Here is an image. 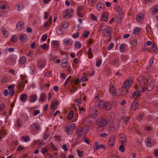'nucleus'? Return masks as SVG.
Segmentation results:
<instances>
[{
  "label": "nucleus",
  "mask_w": 158,
  "mask_h": 158,
  "mask_svg": "<svg viewBox=\"0 0 158 158\" xmlns=\"http://www.w3.org/2000/svg\"><path fill=\"white\" fill-rule=\"evenodd\" d=\"M88 131L85 128L80 127L76 130V135L79 137L85 136L87 132Z\"/></svg>",
  "instance_id": "1"
},
{
  "label": "nucleus",
  "mask_w": 158,
  "mask_h": 158,
  "mask_svg": "<svg viewBox=\"0 0 158 158\" xmlns=\"http://www.w3.org/2000/svg\"><path fill=\"white\" fill-rule=\"evenodd\" d=\"M140 77L141 79V81H142L144 84H145L146 82L147 83V90L149 91L152 90L154 87L153 82H152V81L151 80V83L148 81H146V79L143 76H140Z\"/></svg>",
  "instance_id": "2"
},
{
  "label": "nucleus",
  "mask_w": 158,
  "mask_h": 158,
  "mask_svg": "<svg viewBox=\"0 0 158 158\" xmlns=\"http://www.w3.org/2000/svg\"><path fill=\"white\" fill-rule=\"evenodd\" d=\"M73 10L72 9H68L64 11L63 13V18L67 19L72 16L73 12Z\"/></svg>",
  "instance_id": "3"
},
{
  "label": "nucleus",
  "mask_w": 158,
  "mask_h": 158,
  "mask_svg": "<svg viewBox=\"0 0 158 158\" xmlns=\"http://www.w3.org/2000/svg\"><path fill=\"white\" fill-rule=\"evenodd\" d=\"M76 125L74 123H72L69 126L65 127L64 131L68 135L72 134L73 131L75 129Z\"/></svg>",
  "instance_id": "4"
},
{
  "label": "nucleus",
  "mask_w": 158,
  "mask_h": 158,
  "mask_svg": "<svg viewBox=\"0 0 158 158\" xmlns=\"http://www.w3.org/2000/svg\"><path fill=\"white\" fill-rule=\"evenodd\" d=\"M96 124L100 127H102L108 124V121L106 119L101 118L97 120Z\"/></svg>",
  "instance_id": "5"
},
{
  "label": "nucleus",
  "mask_w": 158,
  "mask_h": 158,
  "mask_svg": "<svg viewBox=\"0 0 158 158\" xmlns=\"http://www.w3.org/2000/svg\"><path fill=\"white\" fill-rule=\"evenodd\" d=\"M133 82L132 78H129L127 79L123 85V87L124 88H127L131 86V84Z\"/></svg>",
  "instance_id": "6"
},
{
  "label": "nucleus",
  "mask_w": 158,
  "mask_h": 158,
  "mask_svg": "<svg viewBox=\"0 0 158 158\" xmlns=\"http://www.w3.org/2000/svg\"><path fill=\"white\" fill-rule=\"evenodd\" d=\"M114 9L116 10V12H118L120 16L119 18L120 19H121L124 16L123 10L122 9L118 6H116L114 7Z\"/></svg>",
  "instance_id": "7"
},
{
  "label": "nucleus",
  "mask_w": 158,
  "mask_h": 158,
  "mask_svg": "<svg viewBox=\"0 0 158 158\" xmlns=\"http://www.w3.org/2000/svg\"><path fill=\"white\" fill-rule=\"evenodd\" d=\"M111 31V28L110 27H107L103 30L102 32L104 35L108 36L110 35Z\"/></svg>",
  "instance_id": "8"
},
{
  "label": "nucleus",
  "mask_w": 158,
  "mask_h": 158,
  "mask_svg": "<svg viewBox=\"0 0 158 158\" xmlns=\"http://www.w3.org/2000/svg\"><path fill=\"white\" fill-rule=\"evenodd\" d=\"M15 86V85L13 84L8 87V88L9 91V94H10L11 96H12L14 94L15 92L13 88H14Z\"/></svg>",
  "instance_id": "9"
},
{
  "label": "nucleus",
  "mask_w": 158,
  "mask_h": 158,
  "mask_svg": "<svg viewBox=\"0 0 158 158\" xmlns=\"http://www.w3.org/2000/svg\"><path fill=\"white\" fill-rule=\"evenodd\" d=\"M138 102L136 101H134L132 103L131 106V110H135L138 108Z\"/></svg>",
  "instance_id": "10"
},
{
  "label": "nucleus",
  "mask_w": 158,
  "mask_h": 158,
  "mask_svg": "<svg viewBox=\"0 0 158 158\" xmlns=\"http://www.w3.org/2000/svg\"><path fill=\"white\" fill-rule=\"evenodd\" d=\"M68 64V61L67 58H64L62 61L61 64V67L62 68L66 67Z\"/></svg>",
  "instance_id": "11"
},
{
  "label": "nucleus",
  "mask_w": 158,
  "mask_h": 158,
  "mask_svg": "<svg viewBox=\"0 0 158 158\" xmlns=\"http://www.w3.org/2000/svg\"><path fill=\"white\" fill-rule=\"evenodd\" d=\"M32 130L34 131H37L40 129V126L39 124L36 123L32 124L31 125Z\"/></svg>",
  "instance_id": "12"
},
{
  "label": "nucleus",
  "mask_w": 158,
  "mask_h": 158,
  "mask_svg": "<svg viewBox=\"0 0 158 158\" xmlns=\"http://www.w3.org/2000/svg\"><path fill=\"white\" fill-rule=\"evenodd\" d=\"M24 26V23L22 21L19 22L16 25V28L18 30H21L23 28Z\"/></svg>",
  "instance_id": "13"
},
{
  "label": "nucleus",
  "mask_w": 158,
  "mask_h": 158,
  "mask_svg": "<svg viewBox=\"0 0 158 158\" xmlns=\"http://www.w3.org/2000/svg\"><path fill=\"white\" fill-rule=\"evenodd\" d=\"M104 4L102 2H98L96 5V8L99 10H101L103 9L104 7Z\"/></svg>",
  "instance_id": "14"
},
{
  "label": "nucleus",
  "mask_w": 158,
  "mask_h": 158,
  "mask_svg": "<svg viewBox=\"0 0 158 158\" xmlns=\"http://www.w3.org/2000/svg\"><path fill=\"white\" fill-rule=\"evenodd\" d=\"M130 42L131 44L134 46H136L137 45V42L135 38L131 37L130 38Z\"/></svg>",
  "instance_id": "15"
},
{
  "label": "nucleus",
  "mask_w": 158,
  "mask_h": 158,
  "mask_svg": "<svg viewBox=\"0 0 158 158\" xmlns=\"http://www.w3.org/2000/svg\"><path fill=\"white\" fill-rule=\"evenodd\" d=\"M65 30L61 27L60 25L59 26L58 28L57 29L56 32L57 34L59 35H60L63 34L64 31Z\"/></svg>",
  "instance_id": "16"
},
{
  "label": "nucleus",
  "mask_w": 158,
  "mask_h": 158,
  "mask_svg": "<svg viewBox=\"0 0 158 158\" xmlns=\"http://www.w3.org/2000/svg\"><path fill=\"white\" fill-rule=\"evenodd\" d=\"M37 97L35 95H33L29 97V100L31 102H34L37 100Z\"/></svg>",
  "instance_id": "17"
},
{
  "label": "nucleus",
  "mask_w": 158,
  "mask_h": 158,
  "mask_svg": "<svg viewBox=\"0 0 158 158\" xmlns=\"http://www.w3.org/2000/svg\"><path fill=\"white\" fill-rule=\"evenodd\" d=\"M144 18V16L142 13L138 14L136 17L137 20L139 21H141Z\"/></svg>",
  "instance_id": "18"
},
{
  "label": "nucleus",
  "mask_w": 158,
  "mask_h": 158,
  "mask_svg": "<svg viewBox=\"0 0 158 158\" xmlns=\"http://www.w3.org/2000/svg\"><path fill=\"white\" fill-rule=\"evenodd\" d=\"M98 142H96L95 143V145L96 146V147L95 148H94V150L95 151H96L97 150H98L100 148H104V147H105V145H104L103 144H101L99 145H98Z\"/></svg>",
  "instance_id": "19"
},
{
  "label": "nucleus",
  "mask_w": 158,
  "mask_h": 158,
  "mask_svg": "<svg viewBox=\"0 0 158 158\" xmlns=\"http://www.w3.org/2000/svg\"><path fill=\"white\" fill-rule=\"evenodd\" d=\"M112 106L110 102H106L103 109L106 110H109L111 108Z\"/></svg>",
  "instance_id": "20"
},
{
  "label": "nucleus",
  "mask_w": 158,
  "mask_h": 158,
  "mask_svg": "<svg viewBox=\"0 0 158 158\" xmlns=\"http://www.w3.org/2000/svg\"><path fill=\"white\" fill-rule=\"evenodd\" d=\"M109 92L110 94H116V90L114 85H111L110 86Z\"/></svg>",
  "instance_id": "21"
},
{
  "label": "nucleus",
  "mask_w": 158,
  "mask_h": 158,
  "mask_svg": "<svg viewBox=\"0 0 158 158\" xmlns=\"http://www.w3.org/2000/svg\"><path fill=\"white\" fill-rule=\"evenodd\" d=\"M73 43V40L70 38H67L64 39V43L65 44H68L71 45Z\"/></svg>",
  "instance_id": "22"
},
{
  "label": "nucleus",
  "mask_w": 158,
  "mask_h": 158,
  "mask_svg": "<svg viewBox=\"0 0 158 158\" xmlns=\"http://www.w3.org/2000/svg\"><path fill=\"white\" fill-rule=\"evenodd\" d=\"M26 35L24 34H20L19 35V39L22 42H25L26 40Z\"/></svg>",
  "instance_id": "23"
},
{
  "label": "nucleus",
  "mask_w": 158,
  "mask_h": 158,
  "mask_svg": "<svg viewBox=\"0 0 158 158\" xmlns=\"http://www.w3.org/2000/svg\"><path fill=\"white\" fill-rule=\"evenodd\" d=\"M60 26L63 29L65 30L66 28L68 27L69 25L68 22H65L62 23Z\"/></svg>",
  "instance_id": "24"
},
{
  "label": "nucleus",
  "mask_w": 158,
  "mask_h": 158,
  "mask_svg": "<svg viewBox=\"0 0 158 158\" xmlns=\"http://www.w3.org/2000/svg\"><path fill=\"white\" fill-rule=\"evenodd\" d=\"M21 100L23 102H25L28 98V97L26 94H22L20 97Z\"/></svg>",
  "instance_id": "25"
},
{
  "label": "nucleus",
  "mask_w": 158,
  "mask_h": 158,
  "mask_svg": "<svg viewBox=\"0 0 158 158\" xmlns=\"http://www.w3.org/2000/svg\"><path fill=\"white\" fill-rule=\"evenodd\" d=\"M138 90H136L134 92L133 94V97L135 99H137L140 96Z\"/></svg>",
  "instance_id": "26"
},
{
  "label": "nucleus",
  "mask_w": 158,
  "mask_h": 158,
  "mask_svg": "<svg viewBox=\"0 0 158 158\" xmlns=\"http://www.w3.org/2000/svg\"><path fill=\"white\" fill-rule=\"evenodd\" d=\"M107 13L105 12L102 15V19L101 20L102 21L103 20L104 21H107L108 19V17H107Z\"/></svg>",
  "instance_id": "27"
},
{
  "label": "nucleus",
  "mask_w": 158,
  "mask_h": 158,
  "mask_svg": "<svg viewBox=\"0 0 158 158\" xmlns=\"http://www.w3.org/2000/svg\"><path fill=\"white\" fill-rule=\"evenodd\" d=\"M1 31L3 32V35L5 37H7L9 35V32L6 29V28L3 27L1 28Z\"/></svg>",
  "instance_id": "28"
},
{
  "label": "nucleus",
  "mask_w": 158,
  "mask_h": 158,
  "mask_svg": "<svg viewBox=\"0 0 158 158\" xmlns=\"http://www.w3.org/2000/svg\"><path fill=\"white\" fill-rule=\"evenodd\" d=\"M146 145L148 147H151L152 144L151 142V139L149 137L147 138L145 140Z\"/></svg>",
  "instance_id": "29"
},
{
  "label": "nucleus",
  "mask_w": 158,
  "mask_h": 158,
  "mask_svg": "<svg viewBox=\"0 0 158 158\" xmlns=\"http://www.w3.org/2000/svg\"><path fill=\"white\" fill-rule=\"evenodd\" d=\"M23 7V5L19 4H16L15 6V9L17 11H19L21 10Z\"/></svg>",
  "instance_id": "30"
},
{
  "label": "nucleus",
  "mask_w": 158,
  "mask_h": 158,
  "mask_svg": "<svg viewBox=\"0 0 158 158\" xmlns=\"http://www.w3.org/2000/svg\"><path fill=\"white\" fill-rule=\"evenodd\" d=\"M58 104V102L57 101H56L54 102L52 104L51 106V110H53L54 109H56Z\"/></svg>",
  "instance_id": "31"
},
{
  "label": "nucleus",
  "mask_w": 158,
  "mask_h": 158,
  "mask_svg": "<svg viewBox=\"0 0 158 158\" xmlns=\"http://www.w3.org/2000/svg\"><path fill=\"white\" fill-rule=\"evenodd\" d=\"M21 139L23 142H27L30 141V138L28 136H23L21 138Z\"/></svg>",
  "instance_id": "32"
},
{
  "label": "nucleus",
  "mask_w": 158,
  "mask_h": 158,
  "mask_svg": "<svg viewBox=\"0 0 158 158\" xmlns=\"http://www.w3.org/2000/svg\"><path fill=\"white\" fill-rule=\"evenodd\" d=\"M121 144L119 146V150L122 152H123L125 151V148L123 146L125 144L124 141H122Z\"/></svg>",
  "instance_id": "33"
},
{
  "label": "nucleus",
  "mask_w": 158,
  "mask_h": 158,
  "mask_svg": "<svg viewBox=\"0 0 158 158\" xmlns=\"http://www.w3.org/2000/svg\"><path fill=\"white\" fill-rule=\"evenodd\" d=\"M52 45L54 47H56L59 45V42L58 41H52L51 42Z\"/></svg>",
  "instance_id": "34"
},
{
  "label": "nucleus",
  "mask_w": 158,
  "mask_h": 158,
  "mask_svg": "<svg viewBox=\"0 0 158 158\" xmlns=\"http://www.w3.org/2000/svg\"><path fill=\"white\" fill-rule=\"evenodd\" d=\"M73 115L74 113L73 111V110H71L68 115V118L69 120H71L73 118Z\"/></svg>",
  "instance_id": "35"
},
{
  "label": "nucleus",
  "mask_w": 158,
  "mask_h": 158,
  "mask_svg": "<svg viewBox=\"0 0 158 158\" xmlns=\"http://www.w3.org/2000/svg\"><path fill=\"white\" fill-rule=\"evenodd\" d=\"M26 59L25 57L23 56L21 57L19 60V64H23L25 62Z\"/></svg>",
  "instance_id": "36"
},
{
  "label": "nucleus",
  "mask_w": 158,
  "mask_h": 158,
  "mask_svg": "<svg viewBox=\"0 0 158 158\" xmlns=\"http://www.w3.org/2000/svg\"><path fill=\"white\" fill-rule=\"evenodd\" d=\"M125 49V44H122L120 47L119 50L122 52H124Z\"/></svg>",
  "instance_id": "37"
},
{
  "label": "nucleus",
  "mask_w": 158,
  "mask_h": 158,
  "mask_svg": "<svg viewBox=\"0 0 158 158\" xmlns=\"http://www.w3.org/2000/svg\"><path fill=\"white\" fill-rule=\"evenodd\" d=\"M46 95H45L44 93H42L40 96V97L39 99V101L40 102H43L45 98Z\"/></svg>",
  "instance_id": "38"
},
{
  "label": "nucleus",
  "mask_w": 158,
  "mask_h": 158,
  "mask_svg": "<svg viewBox=\"0 0 158 158\" xmlns=\"http://www.w3.org/2000/svg\"><path fill=\"white\" fill-rule=\"evenodd\" d=\"M105 103L103 101H100L99 103L98 104V106L100 109H103Z\"/></svg>",
  "instance_id": "39"
},
{
  "label": "nucleus",
  "mask_w": 158,
  "mask_h": 158,
  "mask_svg": "<svg viewBox=\"0 0 158 158\" xmlns=\"http://www.w3.org/2000/svg\"><path fill=\"white\" fill-rule=\"evenodd\" d=\"M74 46L76 48L79 49L81 48V45L79 41H76L74 44Z\"/></svg>",
  "instance_id": "40"
},
{
  "label": "nucleus",
  "mask_w": 158,
  "mask_h": 158,
  "mask_svg": "<svg viewBox=\"0 0 158 158\" xmlns=\"http://www.w3.org/2000/svg\"><path fill=\"white\" fill-rule=\"evenodd\" d=\"M122 94L123 96L126 95L128 92V90L127 89L124 88L123 87V89L122 90Z\"/></svg>",
  "instance_id": "41"
},
{
  "label": "nucleus",
  "mask_w": 158,
  "mask_h": 158,
  "mask_svg": "<svg viewBox=\"0 0 158 158\" xmlns=\"http://www.w3.org/2000/svg\"><path fill=\"white\" fill-rule=\"evenodd\" d=\"M88 55L89 56V58H91L93 57L92 50L91 48H89Z\"/></svg>",
  "instance_id": "42"
},
{
  "label": "nucleus",
  "mask_w": 158,
  "mask_h": 158,
  "mask_svg": "<svg viewBox=\"0 0 158 158\" xmlns=\"http://www.w3.org/2000/svg\"><path fill=\"white\" fill-rule=\"evenodd\" d=\"M158 11V5L155 6L152 9V12L153 13L156 14Z\"/></svg>",
  "instance_id": "43"
},
{
  "label": "nucleus",
  "mask_w": 158,
  "mask_h": 158,
  "mask_svg": "<svg viewBox=\"0 0 158 158\" xmlns=\"http://www.w3.org/2000/svg\"><path fill=\"white\" fill-rule=\"evenodd\" d=\"M87 81V78H86V75H84L80 79V82H82L83 81Z\"/></svg>",
  "instance_id": "44"
},
{
  "label": "nucleus",
  "mask_w": 158,
  "mask_h": 158,
  "mask_svg": "<svg viewBox=\"0 0 158 158\" xmlns=\"http://www.w3.org/2000/svg\"><path fill=\"white\" fill-rule=\"evenodd\" d=\"M8 6H6L5 4H0V8H1L2 9L5 10L6 9L8 10Z\"/></svg>",
  "instance_id": "45"
},
{
  "label": "nucleus",
  "mask_w": 158,
  "mask_h": 158,
  "mask_svg": "<svg viewBox=\"0 0 158 158\" xmlns=\"http://www.w3.org/2000/svg\"><path fill=\"white\" fill-rule=\"evenodd\" d=\"M140 31V29H139L137 28H136L134 30L133 32V33L134 34H138L139 32Z\"/></svg>",
  "instance_id": "46"
},
{
  "label": "nucleus",
  "mask_w": 158,
  "mask_h": 158,
  "mask_svg": "<svg viewBox=\"0 0 158 158\" xmlns=\"http://www.w3.org/2000/svg\"><path fill=\"white\" fill-rule=\"evenodd\" d=\"M151 48L152 50L154 52H157L158 50V49L154 44H153L152 46L151 47Z\"/></svg>",
  "instance_id": "47"
},
{
  "label": "nucleus",
  "mask_w": 158,
  "mask_h": 158,
  "mask_svg": "<svg viewBox=\"0 0 158 158\" xmlns=\"http://www.w3.org/2000/svg\"><path fill=\"white\" fill-rule=\"evenodd\" d=\"M89 31H85L83 33L82 36L84 37L87 38L89 34Z\"/></svg>",
  "instance_id": "48"
},
{
  "label": "nucleus",
  "mask_w": 158,
  "mask_h": 158,
  "mask_svg": "<svg viewBox=\"0 0 158 158\" xmlns=\"http://www.w3.org/2000/svg\"><path fill=\"white\" fill-rule=\"evenodd\" d=\"M38 65L40 69H42L44 67V63L42 62H38Z\"/></svg>",
  "instance_id": "49"
},
{
  "label": "nucleus",
  "mask_w": 158,
  "mask_h": 158,
  "mask_svg": "<svg viewBox=\"0 0 158 158\" xmlns=\"http://www.w3.org/2000/svg\"><path fill=\"white\" fill-rule=\"evenodd\" d=\"M119 59L118 58H116L114 60L111 61V63L114 65L118 64Z\"/></svg>",
  "instance_id": "50"
},
{
  "label": "nucleus",
  "mask_w": 158,
  "mask_h": 158,
  "mask_svg": "<svg viewBox=\"0 0 158 158\" xmlns=\"http://www.w3.org/2000/svg\"><path fill=\"white\" fill-rule=\"evenodd\" d=\"M82 102L81 97L77 99L76 100V102L77 103V105L81 104L82 103Z\"/></svg>",
  "instance_id": "51"
},
{
  "label": "nucleus",
  "mask_w": 158,
  "mask_h": 158,
  "mask_svg": "<svg viewBox=\"0 0 158 158\" xmlns=\"http://www.w3.org/2000/svg\"><path fill=\"white\" fill-rule=\"evenodd\" d=\"M77 152L78 156L80 157H81L83 156V151L77 150Z\"/></svg>",
  "instance_id": "52"
},
{
  "label": "nucleus",
  "mask_w": 158,
  "mask_h": 158,
  "mask_svg": "<svg viewBox=\"0 0 158 158\" xmlns=\"http://www.w3.org/2000/svg\"><path fill=\"white\" fill-rule=\"evenodd\" d=\"M17 40V38L15 35H13L11 39V40L13 42H15Z\"/></svg>",
  "instance_id": "53"
},
{
  "label": "nucleus",
  "mask_w": 158,
  "mask_h": 158,
  "mask_svg": "<svg viewBox=\"0 0 158 158\" xmlns=\"http://www.w3.org/2000/svg\"><path fill=\"white\" fill-rule=\"evenodd\" d=\"M5 105L3 103L0 104V111H2L4 109Z\"/></svg>",
  "instance_id": "54"
},
{
  "label": "nucleus",
  "mask_w": 158,
  "mask_h": 158,
  "mask_svg": "<svg viewBox=\"0 0 158 158\" xmlns=\"http://www.w3.org/2000/svg\"><path fill=\"white\" fill-rule=\"evenodd\" d=\"M97 0H89V2L91 6H93Z\"/></svg>",
  "instance_id": "55"
},
{
  "label": "nucleus",
  "mask_w": 158,
  "mask_h": 158,
  "mask_svg": "<svg viewBox=\"0 0 158 158\" xmlns=\"http://www.w3.org/2000/svg\"><path fill=\"white\" fill-rule=\"evenodd\" d=\"M48 36L47 35H43L41 38L42 41H44L46 40Z\"/></svg>",
  "instance_id": "56"
},
{
  "label": "nucleus",
  "mask_w": 158,
  "mask_h": 158,
  "mask_svg": "<svg viewBox=\"0 0 158 158\" xmlns=\"http://www.w3.org/2000/svg\"><path fill=\"white\" fill-rule=\"evenodd\" d=\"M124 122L126 123L127 124L129 121V118L128 117H126L123 118Z\"/></svg>",
  "instance_id": "57"
},
{
  "label": "nucleus",
  "mask_w": 158,
  "mask_h": 158,
  "mask_svg": "<svg viewBox=\"0 0 158 158\" xmlns=\"http://www.w3.org/2000/svg\"><path fill=\"white\" fill-rule=\"evenodd\" d=\"M102 60L101 59H99L97 62L96 63V66L99 67L100 66L102 63Z\"/></svg>",
  "instance_id": "58"
},
{
  "label": "nucleus",
  "mask_w": 158,
  "mask_h": 158,
  "mask_svg": "<svg viewBox=\"0 0 158 158\" xmlns=\"http://www.w3.org/2000/svg\"><path fill=\"white\" fill-rule=\"evenodd\" d=\"M115 136L114 135L111 136V137L110 138L109 141L115 142Z\"/></svg>",
  "instance_id": "59"
},
{
  "label": "nucleus",
  "mask_w": 158,
  "mask_h": 158,
  "mask_svg": "<svg viewBox=\"0 0 158 158\" xmlns=\"http://www.w3.org/2000/svg\"><path fill=\"white\" fill-rule=\"evenodd\" d=\"M154 60H153V57H151V59L150 60L149 62V65L150 66V67H151L152 64L153 63Z\"/></svg>",
  "instance_id": "60"
},
{
  "label": "nucleus",
  "mask_w": 158,
  "mask_h": 158,
  "mask_svg": "<svg viewBox=\"0 0 158 158\" xmlns=\"http://www.w3.org/2000/svg\"><path fill=\"white\" fill-rule=\"evenodd\" d=\"M24 87L25 85L23 84V81H22L20 84L18 85V87L20 89L22 87L23 88Z\"/></svg>",
  "instance_id": "61"
},
{
  "label": "nucleus",
  "mask_w": 158,
  "mask_h": 158,
  "mask_svg": "<svg viewBox=\"0 0 158 158\" xmlns=\"http://www.w3.org/2000/svg\"><path fill=\"white\" fill-rule=\"evenodd\" d=\"M40 111L38 110H36L34 111L33 115L35 116L37 115L38 114L40 113Z\"/></svg>",
  "instance_id": "62"
},
{
  "label": "nucleus",
  "mask_w": 158,
  "mask_h": 158,
  "mask_svg": "<svg viewBox=\"0 0 158 158\" xmlns=\"http://www.w3.org/2000/svg\"><path fill=\"white\" fill-rule=\"evenodd\" d=\"M24 148V147L21 145H20L17 149V151H20L23 149Z\"/></svg>",
  "instance_id": "63"
},
{
  "label": "nucleus",
  "mask_w": 158,
  "mask_h": 158,
  "mask_svg": "<svg viewBox=\"0 0 158 158\" xmlns=\"http://www.w3.org/2000/svg\"><path fill=\"white\" fill-rule=\"evenodd\" d=\"M114 44L113 43H111L107 47V49L108 50H110L114 46Z\"/></svg>",
  "instance_id": "64"
}]
</instances>
